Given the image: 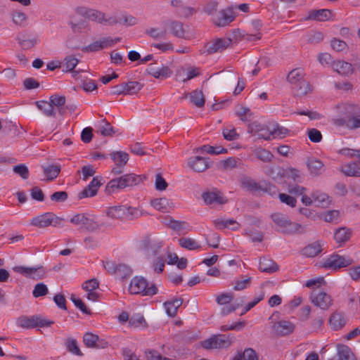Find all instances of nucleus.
<instances>
[{
	"instance_id": "obj_29",
	"label": "nucleus",
	"mask_w": 360,
	"mask_h": 360,
	"mask_svg": "<svg viewBox=\"0 0 360 360\" xmlns=\"http://www.w3.org/2000/svg\"><path fill=\"white\" fill-rule=\"evenodd\" d=\"M323 245L321 241L314 242L306 246L302 250V253L307 257H314L321 252Z\"/></svg>"
},
{
	"instance_id": "obj_11",
	"label": "nucleus",
	"mask_w": 360,
	"mask_h": 360,
	"mask_svg": "<svg viewBox=\"0 0 360 360\" xmlns=\"http://www.w3.org/2000/svg\"><path fill=\"white\" fill-rule=\"evenodd\" d=\"M352 259L339 255L329 256L323 262V267L326 269H340L352 264Z\"/></svg>"
},
{
	"instance_id": "obj_23",
	"label": "nucleus",
	"mask_w": 360,
	"mask_h": 360,
	"mask_svg": "<svg viewBox=\"0 0 360 360\" xmlns=\"http://www.w3.org/2000/svg\"><path fill=\"white\" fill-rule=\"evenodd\" d=\"M101 184L98 177H94L90 184L80 193L79 198L92 197L96 195Z\"/></svg>"
},
{
	"instance_id": "obj_32",
	"label": "nucleus",
	"mask_w": 360,
	"mask_h": 360,
	"mask_svg": "<svg viewBox=\"0 0 360 360\" xmlns=\"http://www.w3.org/2000/svg\"><path fill=\"white\" fill-rule=\"evenodd\" d=\"M60 169L61 167L58 164L49 165L43 167L44 174L49 181L56 179L58 176Z\"/></svg>"
},
{
	"instance_id": "obj_57",
	"label": "nucleus",
	"mask_w": 360,
	"mask_h": 360,
	"mask_svg": "<svg viewBox=\"0 0 360 360\" xmlns=\"http://www.w3.org/2000/svg\"><path fill=\"white\" fill-rule=\"evenodd\" d=\"M78 172H81L82 174V179L84 181H86L91 176H93L96 173V170L92 165H85L83 166L80 171Z\"/></svg>"
},
{
	"instance_id": "obj_12",
	"label": "nucleus",
	"mask_w": 360,
	"mask_h": 360,
	"mask_svg": "<svg viewBox=\"0 0 360 360\" xmlns=\"http://www.w3.org/2000/svg\"><path fill=\"white\" fill-rule=\"evenodd\" d=\"M13 270L18 274H22L27 278L32 279H41L46 275V271L42 266L27 267L23 266H16Z\"/></svg>"
},
{
	"instance_id": "obj_41",
	"label": "nucleus",
	"mask_w": 360,
	"mask_h": 360,
	"mask_svg": "<svg viewBox=\"0 0 360 360\" xmlns=\"http://www.w3.org/2000/svg\"><path fill=\"white\" fill-rule=\"evenodd\" d=\"M65 65L66 67V72H73V77L75 79H78L77 76L79 73V71H75L74 69L78 63V60L75 58V56L70 55L68 56L65 58Z\"/></svg>"
},
{
	"instance_id": "obj_36",
	"label": "nucleus",
	"mask_w": 360,
	"mask_h": 360,
	"mask_svg": "<svg viewBox=\"0 0 360 360\" xmlns=\"http://www.w3.org/2000/svg\"><path fill=\"white\" fill-rule=\"evenodd\" d=\"M169 29L172 34L178 38H184L186 30L184 27V24L177 20H172L169 23Z\"/></svg>"
},
{
	"instance_id": "obj_16",
	"label": "nucleus",
	"mask_w": 360,
	"mask_h": 360,
	"mask_svg": "<svg viewBox=\"0 0 360 360\" xmlns=\"http://www.w3.org/2000/svg\"><path fill=\"white\" fill-rule=\"evenodd\" d=\"M58 220V217L55 216L53 213L46 212L41 215L34 217L32 219L31 224L40 228H44L52 225L53 223L54 225H56Z\"/></svg>"
},
{
	"instance_id": "obj_8",
	"label": "nucleus",
	"mask_w": 360,
	"mask_h": 360,
	"mask_svg": "<svg viewBox=\"0 0 360 360\" xmlns=\"http://www.w3.org/2000/svg\"><path fill=\"white\" fill-rule=\"evenodd\" d=\"M103 266L108 273L120 279L129 277L132 273L131 268L124 264H116L111 261H107L103 263Z\"/></svg>"
},
{
	"instance_id": "obj_49",
	"label": "nucleus",
	"mask_w": 360,
	"mask_h": 360,
	"mask_svg": "<svg viewBox=\"0 0 360 360\" xmlns=\"http://www.w3.org/2000/svg\"><path fill=\"white\" fill-rule=\"evenodd\" d=\"M85 16L89 20L103 22L104 20V13L94 9H89L85 12Z\"/></svg>"
},
{
	"instance_id": "obj_51",
	"label": "nucleus",
	"mask_w": 360,
	"mask_h": 360,
	"mask_svg": "<svg viewBox=\"0 0 360 360\" xmlns=\"http://www.w3.org/2000/svg\"><path fill=\"white\" fill-rule=\"evenodd\" d=\"M13 22L18 25L25 26L27 20V16L25 13L14 11L12 13Z\"/></svg>"
},
{
	"instance_id": "obj_56",
	"label": "nucleus",
	"mask_w": 360,
	"mask_h": 360,
	"mask_svg": "<svg viewBox=\"0 0 360 360\" xmlns=\"http://www.w3.org/2000/svg\"><path fill=\"white\" fill-rule=\"evenodd\" d=\"M232 300H233V295H232V294L229 293V292L221 293V294L217 295L216 297L217 303L221 306L231 303V302Z\"/></svg>"
},
{
	"instance_id": "obj_25",
	"label": "nucleus",
	"mask_w": 360,
	"mask_h": 360,
	"mask_svg": "<svg viewBox=\"0 0 360 360\" xmlns=\"http://www.w3.org/2000/svg\"><path fill=\"white\" fill-rule=\"evenodd\" d=\"M335 123L338 125L346 126L349 129L360 128V114H353L345 120H337Z\"/></svg>"
},
{
	"instance_id": "obj_3",
	"label": "nucleus",
	"mask_w": 360,
	"mask_h": 360,
	"mask_svg": "<svg viewBox=\"0 0 360 360\" xmlns=\"http://www.w3.org/2000/svg\"><path fill=\"white\" fill-rule=\"evenodd\" d=\"M241 121L250 122L248 124V132L257 135L259 138L270 140L271 139V122L267 124H262L258 121H252V114H238Z\"/></svg>"
},
{
	"instance_id": "obj_40",
	"label": "nucleus",
	"mask_w": 360,
	"mask_h": 360,
	"mask_svg": "<svg viewBox=\"0 0 360 360\" xmlns=\"http://www.w3.org/2000/svg\"><path fill=\"white\" fill-rule=\"evenodd\" d=\"M270 130L271 137L273 136L274 138H283L289 133V130L287 128L280 126L276 122H271Z\"/></svg>"
},
{
	"instance_id": "obj_2",
	"label": "nucleus",
	"mask_w": 360,
	"mask_h": 360,
	"mask_svg": "<svg viewBox=\"0 0 360 360\" xmlns=\"http://www.w3.org/2000/svg\"><path fill=\"white\" fill-rule=\"evenodd\" d=\"M143 177L134 173L127 174L119 178L110 180L107 184V188L114 192L115 189H124L127 187H132L142 183Z\"/></svg>"
},
{
	"instance_id": "obj_34",
	"label": "nucleus",
	"mask_w": 360,
	"mask_h": 360,
	"mask_svg": "<svg viewBox=\"0 0 360 360\" xmlns=\"http://www.w3.org/2000/svg\"><path fill=\"white\" fill-rule=\"evenodd\" d=\"M340 170L348 176H360V167L355 162L343 165Z\"/></svg>"
},
{
	"instance_id": "obj_33",
	"label": "nucleus",
	"mask_w": 360,
	"mask_h": 360,
	"mask_svg": "<svg viewBox=\"0 0 360 360\" xmlns=\"http://www.w3.org/2000/svg\"><path fill=\"white\" fill-rule=\"evenodd\" d=\"M321 219L328 223H338L341 219V213L340 210H333L321 213Z\"/></svg>"
},
{
	"instance_id": "obj_5",
	"label": "nucleus",
	"mask_w": 360,
	"mask_h": 360,
	"mask_svg": "<svg viewBox=\"0 0 360 360\" xmlns=\"http://www.w3.org/2000/svg\"><path fill=\"white\" fill-rule=\"evenodd\" d=\"M148 282L143 277H134L130 282L129 291L131 294H141L143 295H154L158 293V288L155 285L148 286Z\"/></svg>"
},
{
	"instance_id": "obj_58",
	"label": "nucleus",
	"mask_w": 360,
	"mask_h": 360,
	"mask_svg": "<svg viewBox=\"0 0 360 360\" xmlns=\"http://www.w3.org/2000/svg\"><path fill=\"white\" fill-rule=\"evenodd\" d=\"M99 287V283L96 278L89 279L85 281L82 288L86 292L94 291Z\"/></svg>"
},
{
	"instance_id": "obj_26",
	"label": "nucleus",
	"mask_w": 360,
	"mask_h": 360,
	"mask_svg": "<svg viewBox=\"0 0 360 360\" xmlns=\"http://www.w3.org/2000/svg\"><path fill=\"white\" fill-rule=\"evenodd\" d=\"M182 303L183 300L180 298H175L165 302L163 305L167 314L169 316H174Z\"/></svg>"
},
{
	"instance_id": "obj_43",
	"label": "nucleus",
	"mask_w": 360,
	"mask_h": 360,
	"mask_svg": "<svg viewBox=\"0 0 360 360\" xmlns=\"http://www.w3.org/2000/svg\"><path fill=\"white\" fill-rule=\"evenodd\" d=\"M214 224L217 229H222L225 228H229L231 226H233L232 227L233 230H236L238 228V224L233 219H217L214 221Z\"/></svg>"
},
{
	"instance_id": "obj_1",
	"label": "nucleus",
	"mask_w": 360,
	"mask_h": 360,
	"mask_svg": "<svg viewBox=\"0 0 360 360\" xmlns=\"http://www.w3.org/2000/svg\"><path fill=\"white\" fill-rule=\"evenodd\" d=\"M271 219L276 226V229L284 234H302L305 232V226L300 223L292 221L283 213H274Z\"/></svg>"
},
{
	"instance_id": "obj_35",
	"label": "nucleus",
	"mask_w": 360,
	"mask_h": 360,
	"mask_svg": "<svg viewBox=\"0 0 360 360\" xmlns=\"http://www.w3.org/2000/svg\"><path fill=\"white\" fill-rule=\"evenodd\" d=\"M259 268L260 271L267 273H273L278 269L277 264L268 258H262L260 259Z\"/></svg>"
},
{
	"instance_id": "obj_46",
	"label": "nucleus",
	"mask_w": 360,
	"mask_h": 360,
	"mask_svg": "<svg viewBox=\"0 0 360 360\" xmlns=\"http://www.w3.org/2000/svg\"><path fill=\"white\" fill-rule=\"evenodd\" d=\"M99 338L97 335L91 333H86L83 337V341L84 345L88 347H98V342Z\"/></svg>"
},
{
	"instance_id": "obj_60",
	"label": "nucleus",
	"mask_w": 360,
	"mask_h": 360,
	"mask_svg": "<svg viewBox=\"0 0 360 360\" xmlns=\"http://www.w3.org/2000/svg\"><path fill=\"white\" fill-rule=\"evenodd\" d=\"M338 153L347 158H360V150L344 148L339 150Z\"/></svg>"
},
{
	"instance_id": "obj_30",
	"label": "nucleus",
	"mask_w": 360,
	"mask_h": 360,
	"mask_svg": "<svg viewBox=\"0 0 360 360\" xmlns=\"http://www.w3.org/2000/svg\"><path fill=\"white\" fill-rule=\"evenodd\" d=\"M49 101L50 104H51L53 112H54V111H58L60 112L61 110H64L66 101L64 96H59L58 94L52 95L49 98Z\"/></svg>"
},
{
	"instance_id": "obj_42",
	"label": "nucleus",
	"mask_w": 360,
	"mask_h": 360,
	"mask_svg": "<svg viewBox=\"0 0 360 360\" xmlns=\"http://www.w3.org/2000/svg\"><path fill=\"white\" fill-rule=\"evenodd\" d=\"M335 108L338 112H360V104L344 103Z\"/></svg>"
},
{
	"instance_id": "obj_39",
	"label": "nucleus",
	"mask_w": 360,
	"mask_h": 360,
	"mask_svg": "<svg viewBox=\"0 0 360 360\" xmlns=\"http://www.w3.org/2000/svg\"><path fill=\"white\" fill-rule=\"evenodd\" d=\"M304 76V73L303 70L301 68H295L291 70L288 76L287 79L292 85V87L300 82L301 80H303Z\"/></svg>"
},
{
	"instance_id": "obj_47",
	"label": "nucleus",
	"mask_w": 360,
	"mask_h": 360,
	"mask_svg": "<svg viewBox=\"0 0 360 360\" xmlns=\"http://www.w3.org/2000/svg\"><path fill=\"white\" fill-rule=\"evenodd\" d=\"M196 12L197 10L195 8L184 4L182 7L176 9V14L180 18H189Z\"/></svg>"
},
{
	"instance_id": "obj_14",
	"label": "nucleus",
	"mask_w": 360,
	"mask_h": 360,
	"mask_svg": "<svg viewBox=\"0 0 360 360\" xmlns=\"http://www.w3.org/2000/svg\"><path fill=\"white\" fill-rule=\"evenodd\" d=\"M202 199L205 204L210 205H219L227 202V199L219 191L205 192L202 194Z\"/></svg>"
},
{
	"instance_id": "obj_54",
	"label": "nucleus",
	"mask_w": 360,
	"mask_h": 360,
	"mask_svg": "<svg viewBox=\"0 0 360 360\" xmlns=\"http://www.w3.org/2000/svg\"><path fill=\"white\" fill-rule=\"evenodd\" d=\"M278 198L282 203H284L291 207H295L296 206V198L288 194L280 193L278 195Z\"/></svg>"
},
{
	"instance_id": "obj_59",
	"label": "nucleus",
	"mask_w": 360,
	"mask_h": 360,
	"mask_svg": "<svg viewBox=\"0 0 360 360\" xmlns=\"http://www.w3.org/2000/svg\"><path fill=\"white\" fill-rule=\"evenodd\" d=\"M309 139L314 143H319L322 140V134L320 131L312 128L307 131Z\"/></svg>"
},
{
	"instance_id": "obj_7",
	"label": "nucleus",
	"mask_w": 360,
	"mask_h": 360,
	"mask_svg": "<svg viewBox=\"0 0 360 360\" xmlns=\"http://www.w3.org/2000/svg\"><path fill=\"white\" fill-rule=\"evenodd\" d=\"M301 202L306 206H310L314 204L316 207H327L330 200L329 196L320 191H314L311 193V196L303 195Z\"/></svg>"
},
{
	"instance_id": "obj_10",
	"label": "nucleus",
	"mask_w": 360,
	"mask_h": 360,
	"mask_svg": "<svg viewBox=\"0 0 360 360\" xmlns=\"http://www.w3.org/2000/svg\"><path fill=\"white\" fill-rule=\"evenodd\" d=\"M231 41L232 39L230 38L216 39L212 42L206 43L203 46L202 53L210 55L217 52H221L230 46Z\"/></svg>"
},
{
	"instance_id": "obj_6",
	"label": "nucleus",
	"mask_w": 360,
	"mask_h": 360,
	"mask_svg": "<svg viewBox=\"0 0 360 360\" xmlns=\"http://www.w3.org/2000/svg\"><path fill=\"white\" fill-rule=\"evenodd\" d=\"M233 335H214L202 342V347L207 349L229 347L233 342Z\"/></svg>"
},
{
	"instance_id": "obj_44",
	"label": "nucleus",
	"mask_w": 360,
	"mask_h": 360,
	"mask_svg": "<svg viewBox=\"0 0 360 360\" xmlns=\"http://www.w3.org/2000/svg\"><path fill=\"white\" fill-rule=\"evenodd\" d=\"M190 99L192 103L199 108L202 107L205 102L202 92L198 90L191 92Z\"/></svg>"
},
{
	"instance_id": "obj_63",
	"label": "nucleus",
	"mask_w": 360,
	"mask_h": 360,
	"mask_svg": "<svg viewBox=\"0 0 360 360\" xmlns=\"http://www.w3.org/2000/svg\"><path fill=\"white\" fill-rule=\"evenodd\" d=\"M172 70L168 66H163L158 69L157 75H155L156 79H166L172 75Z\"/></svg>"
},
{
	"instance_id": "obj_13",
	"label": "nucleus",
	"mask_w": 360,
	"mask_h": 360,
	"mask_svg": "<svg viewBox=\"0 0 360 360\" xmlns=\"http://www.w3.org/2000/svg\"><path fill=\"white\" fill-rule=\"evenodd\" d=\"M110 158L115 164L112 169V173L115 175L122 174L124 167L129 160L128 153L122 150L115 151L110 154Z\"/></svg>"
},
{
	"instance_id": "obj_50",
	"label": "nucleus",
	"mask_w": 360,
	"mask_h": 360,
	"mask_svg": "<svg viewBox=\"0 0 360 360\" xmlns=\"http://www.w3.org/2000/svg\"><path fill=\"white\" fill-rule=\"evenodd\" d=\"M242 186L250 191H255L259 189V186L257 183L253 179L244 177L241 180Z\"/></svg>"
},
{
	"instance_id": "obj_48",
	"label": "nucleus",
	"mask_w": 360,
	"mask_h": 360,
	"mask_svg": "<svg viewBox=\"0 0 360 360\" xmlns=\"http://www.w3.org/2000/svg\"><path fill=\"white\" fill-rule=\"evenodd\" d=\"M199 151L205 152L209 154H221L226 153L227 150L221 147L215 148L211 146L205 145L201 148L195 149L196 153H198Z\"/></svg>"
},
{
	"instance_id": "obj_17",
	"label": "nucleus",
	"mask_w": 360,
	"mask_h": 360,
	"mask_svg": "<svg viewBox=\"0 0 360 360\" xmlns=\"http://www.w3.org/2000/svg\"><path fill=\"white\" fill-rule=\"evenodd\" d=\"M347 321V317L342 312L335 311L330 316L328 323L332 330L337 331L344 328Z\"/></svg>"
},
{
	"instance_id": "obj_61",
	"label": "nucleus",
	"mask_w": 360,
	"mask_h": 360,
	"mask_svg": "<svg viewBox=\"0 0 360 360\" xmlns=\"http://www.w3.org/2000/svg\"><path fill=\"white\" fill-rule=\"evenodd\" d=\"M285 174L287 177L292 179L294 181L299 182L301 179V173L300 170L295 168L289 167L286 169Z\"/></svg>"
},
{
	"instance_id": "obj_62",
	"label": "nucleus",
	"mask_w": 360,
	"mask_h": 360,
	"mask_svg": "<svg viewBox=\"0 0 360 360\" xmlns=\"http://www.w3.org/2000/svg\"><path fill=\"white\" fill-rule=\"evenodd\" d=\"M98 129H99L101 134L103 136H111L114 133L113 129L110 126V124L104 120H103L100 123V124L98 126Z\"/></svg>"
},
{
	"instance_id": "obj_38",
	"label": "nucleus",
	"mask_w": 360,
	"mask_h": 360,
	"mask_svg": "<svg viewBox=\"0 0 360 360\" xmlns=\"http://www.w3.org/2000/svg\"><path fill=\"white\" fill-rule=\"evenodd\" d=\"M178 242L181 248L189 250H198L201 249L199 243L191 238H181L179 239Z\"/></svg>"
},
{
	"instance_id": "obj_24",
	"label": "nucleus",
	"mask_w": 360,
	"mask_h": 360,
	"mask_svg": "<svg viewBox=\"0 0 360 360\" xmlns=\"http://www.w3.org/2000/svg\"><path fill=\"white\" fill-rule=\"evenodd\" d=\"M295 94L297 96H304L310 94L313 91V86L305 79L301 80L297 84L292 87Z\"/></svg>"
},
{
	"instance_id": "obj_4",
	"label": "nucleus",
	"mask_w": 360,
	"mask_h": 360,
	"mask_svg": "<svg viewBox=\"0 0 360 360\" xmlns=\"http://www.w3.org/2000/svg\"><path fill=\"white\" fill-rule=\"evenodd\" d=\"M53 321L47 320L40 315L20 316L16 319V325L24 329L34 328H47L51 326Z\"/></svg>"
},
{
	"instance_id": "obj_9",
	"label": "nucleus",
	"mask_w": 360,
	"mask_h": 360,
	"mask_svg": "<svg viewBox=\"0 0 360 360\" xmlns=\"http://www.w3.org/2000/svg\"><path fill=\"white\" fill-rule=\"evenodd\" d=\"M311 303L322 310L329 309L333 304L331 295L323 291L313 292L310 295Z\"/></svg>"
},
{
	"instance_id": "obj_53",
	"label": "nucleus",
	"mask_w": 360,
	"mask_h": 360,
	"mask_svg": "<svg viewBox=\"0 0 360 360\" xmlns=\"http://www.w3.org/2000/svg\"><path fill=\"white\" fill-rule=\"evenodd\" d=\"M65 345L70 352L77 356H82V353L78 347L76 340L72 338L67 340Z\"/></svg>"
},
{
	"instance_id": "obj_21",
	"label": "nucleus",
	"mask_w": 360,
	"mask_h": 360,
	"mask_svg": "<svg viewBox=\"0 0 360 360\" xmlns=\"http://www.w3.org/2000/svg\"><path fill=\"white\" fill-rule=\"evenodd\" d=\"M351 236L352 230L347 227L342 226L335 231L333 238L339 246L341 247L349 240Z\"/></svg>"
},
{
	"instance_id": "obj_27",
	"label": "nucleus",
	"mask_w": 360,
	"mask_h": 360,
	"mask_svg": "<svg viewBox=\"0 0 360 360\" xmlns=\"http://www.w3.org/2000/svg\"><path fill=\"white\" fill-rule=\"evenodd\" d=\"M127 212V205H115L108 209L107 215L112 219H125Z\"/></svg>"
},
{
	"instance_id": "obj_31",
	"label": "nucleus",
	"mask_w": 360,
	"mask_h": 360,
	"mask_svg": "<svg viewBox=\"0 0 360 360\" xmlns=\"http://www.w3.org/2000/svg\"><path fill=\"white\" fill-rule=\"evenodd\" d=\"M333 68L340 75H350L354 72L353 65L345 61H338L333 63Z\"/></svg>"
},
{
	"instance_id": "obj_19",
	"label": "nucleus",
	"mask_w": 360,
	"mask_h": 360,
	"mask_svg": "<svg viewBox=\"0 0 360 360\" xmlns=\"http://www.w3.org/2000/svg\"><path fill=\"white\" fill-rule=\"evenodd\" d=\"M188 167L196 172H202L209 168L207 160L199 156L191 157L188 160Z\"/></svg>"
},
{
	"instance_id": "obj_22",
	"label": "nucleus",
	"mask_w": 360,
	"mask_h": 360,
	"mask_svg": "<svg viewBox=\"0 0 360 360\" xmlns=\"http://www.w3.org/2000/svg\"><path fill=\"white\" fill-rule=\"evenodd\" d=\"M151 205L162 212H169L174 208L173 202L166 198H156L151 201Z\"/></svg>"
},
{
	"instance_id": "obj_15",
	"label": "nucleus",
	"mask_w": 360,
	"mask_h": 360,
	"mask_svg": "<svg viewBox=\"0 0 360 360\" xmlns=\"http://www.w3.org/2000/svg\"><path fill=\"white\" fill-rule=\"evenodd\" d=\"M233 6L221 10L219 15L214 20V24L218 27H224L234 20L236 14L233 12Z\"/></svg>"
},
{
	"instance_id": "obj_28",
	"label": "nucleus",
	"mask_w": 360,
	"mask_h": 360,
	"mask_svg": "<svg viewBox=\"0 0 360 360\" xmlns=\"http://www.w3.org/2000/svg\"><path fill=\"white\" fill-rule=\"evenodd\" d=\"M307 165L309 171L313 175H319L324 171L323 163L316 158L309 159Z\"/></svg>"
},
{
	"instance_id": "obj_20",
	"label": "nucleus",
	"mask_w": 360,
	"mask_h": 360,
	"mask_svg": "<svg viewBox=\"0 0 360 360\" xmlns=\"http://www.w3.org/2000/svg\"><path fill=\"white\" fill-rule=\"evenodd\" d=\"M332 11L329 9L311 10L304 20L326 21L330 19Z\"/></svg>"
},
{
	"instance_id": "obj_64",
	"label": "nucleus",
	"mask_w": 360,
	"mask_h": 360,
	"mask_svg": "<svg viewBox=\"0 0 360 360\" xmlns=\"http://www.w3.org/2000/svg\"><path fill=\"white\" fill-rule=\"evenodd\" d=\"M82 87L86 92H91L98 89L96 82L90 79L84 80L82 84Z\"/></svg>"
},
{
	"instance_id": "obj_52",
	"label": "nucleus",
	"mask_w": 360,
	"mask_h": 360,
	"mask_svg": "<svg viewBox=\"0 0 360 360\" xmlns=\"http://www.w3.org/2000/svg\"><path fill=\"white\" fill-rule=\"evenodd\" d=\"M325 283L324 278L321 276L308 280L304 283V286L311 289H316L320 288L323 285H325Z\"/></svg>"
},
{
	"instance_id": "obj_55",
	"label": "nucleus",
	"mask_w": 360,
	"mask_h": 360,
	"mask_svg": "<svg viewBox=\"0 0 360 360\" xmlns=\"http://www.w3.org/2000/svg\"><path fill=\"white\" fill-rule=\"evenodd\" d=\"M48 293L47 286L43 283H37L32 291V295L34 297H39L41 296H44Z\"/></svg>"
},
{
	"instance_id": "obj_18",
	"label": "nucleus",
	"mask_w": 360,
	"mask_h": 360,
	"mask_svg": "<svg viewBox=\"0 0 360 360\" xmlns=\"http://www.w3.org/2000/svg\"><path fill=\"white\" fill-rule=\"evenodd\" d=\"M272 329L276 335L284 336L292 333L295 329V326L288 321L282 320L275 323Z\"/></svg>"
},
{
	"instance_id": "obj_37",
	"label": "nucleus",
	"mask_w": 360,
	"mask_h": 360,
	"mask_svg": "<svg viewBox=\"0 0 360 360\" xmlns=\"http://www.w3.org/2000/svg\"><path fill=\"white\" fill-rule=\"evenodd\" d=\"M337 354L340 360H356L351 349L347 345H338Z\"/></svg>"
},
{
	"instance_id": "obj_45",
	"label": "nucleus",
	"mask_w": 360,
	"mask_h": 360,
	"mask_svg": "<svg viewBox=\"0 0 360 360\" xmlns=\"http://www.w3.org/2000/svg\"><path fill=\"white\" fill-rule=\"evenodd\" d=\"M254 155L262 162H269L273 158V155L269 150L262 148H257L253 150Z\"/></svg>"
}]
</instances>
